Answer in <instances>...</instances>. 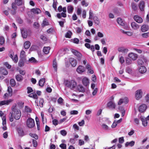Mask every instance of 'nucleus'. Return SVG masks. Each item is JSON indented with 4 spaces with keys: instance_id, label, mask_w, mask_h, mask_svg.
I'll return each mask as SVG.
<instances>
[{
    "instance_id": "nucleus-1",
    "label": "nucleus",
    "mask_w": 149,
    "mask_h": 149,
    "mask_svg": "<svg viewBox=\"0 0 149 149\" xmlns=\"http://www.w3.org/2000/svg\"><path fill=\"white\" fill-rule=\"evenodd\" d=\"M12 111L9 115V119L11 122H13L14 118L16 120H19L21 117V113L20 111L17 109L16 106H13L11 108Z\"/></svg>"
},
{
    "instance_id": "nucleus-2",
    "label": "nucleus",
    "mask_w": 149,
    "mask_h": 149,
    "mask_svg": "<svg viewBox=\"0 0 149 149\" xmlns=\"http://www.w3.org/2000/svg\"><path fill=\"white\" fill-rule=\"evenodd\" d=\"M64 84L66 87L71 89H73L77 86V83L74 80H66L64 81Z\"/></svg>"
},
{
    "instance_id": "nucleus-3",
    "label": "nucleus",
    "mask_w": 149,
    "mask_h": 149,
    "mask_svg": "<svg viewBox=\"0 0 149 149\" xmlns=\"http://www.w3.org/2000/svg\"><path fill=\"white\" fill-rule=\"evenodd\" d=\"M26 126L29 128H32L35 125L34 120L31 118H28L26 121Z\"/></svg>"
},
{
    "instance_id": "nucleus-4",
    "label": "nucleus",
    "mask_w": 149,
    "mask_h": 149,
    "mask_svg": "<svg viewBox=\"0 0 149 149\" xmlns=\"http://www.w3.org/2000/svg\"><path fill=\"white\" fill-rule=\"evenodd\" d=\"M14 52L13 51L10 52L9 56L10 57L14 63H16L18 61V58L17 54H15L14 56Z\"/></svg>"
},
{
    "instance_id": "nucleus-5",
    "label": "nucleus",
    "mask_w": 149,
    "mask_h": 149,
    "mask_svg": "<svg viewBox=\"0 0 149 149\" xmlns=\"http://www.w3.org/2000/svg\"><path fill=\"white\" fill-rule=\"evenodd\" d=\"M142 91L141 89H139L136 91L135 93V97L137 100H139L142 97Z\"/></svg>"
},
{
    "instance_id": "nucleus-6",
    "label": "nucleus",
    "mask_w": 149,
    "mask_h": 149,
    "mask_svg": "<svg viewBox=\"0 0 149 149\" xmlns=\"http://www.w3.org/2000/svg\"><path fill=\"white\" fill-rule=\"evenodd\" d=\"M72 52L73 54L77 56L78 60L80 61L81 60L82 55L81 53L77 50L72 49Z\"/></svg>"
},
{
    "instance_id": "nucleus-7",
    "label": "nucleus",
    "mask_w": 149,
    "mask_h": 149,
    "mask_svg": "<svg viewBox=\"0 0 149 149\" xmlns=\"http://www.w3.org/2000/svg\"><path fill=\"white\" fill-rule=\"evenodd\" d=\"M141 119L143 125L144 127L146 126L148 124L147 120H149V115L146 118H145L143 116H141Z\"/></svg>"
},
{
    "instance_id": "nucleus-8",
    "label": "nucleus",
    "mask_w": 149,
    "mask_h": 149,
    "mask_svg": "<svg viewBox=\"0 0 149 149\" xmlns=\"http://www.w3.org/2000/svg\"><path fill=\"white\" fill-rule=\"evenodd\" d=\"M131 26L133 30H136L140 28V25L134 22H132L131 23Z\"/></svg>"
},
{
    "instance_id": "nucleus-9",
    "label": "nucleus",
    "mask_w": 149,
    "mask_h": 149,
    "mask_svg": "<svg viewBox=\"0 0 149 149\" xmlns=\"http://www.w3.org/2000/svg\"><path fill=\"white\" fill-rule=\"evenodd\" d=\"M128 57L133 61L136 60L137 58L138 55L135 53L131 52L129 54Z\"/></svg>"
},
{
    "instance_id": "nucleus-10",
    "label": "nucleus",
    "mask_w": 149,
    "mask_h": 149,
    "mask_svg": "<svg viewBox=\"0 0 149 149\" xmlns=\"http://www.w3.org/2000/svg\"><path fill=\"white\" fill-rule=\"evenodd\" d=\"M85 68L84 67L80 65L77 68L76 71L78 73L81 74L85 71Z\"/></svg>"
},
{
    "instance_id": "nucleus-11",
    "label": "nucleus",
    "mask_w": 149,
    "mask_h": 149,
    "mask_svg": "<svg viewBox=\"0 0 149 149\" xmlns=\"http://www.w3.org/2000/svg\"><path fill=\"white\" fill-rule=\"evenodd\" d=\"M133 18L134 20L138 23L141 24L143 22L142 18L138 15H135L134 16Z\"/></svg>"
},
{
    "instance_id": "nucleus-12",
    "label": "nucleus",
    "mask_w": 149,
    "mask_h": 149,
    "mask_svg": "<svg viewBox=\"0 0 149 149\" xmlns=\"http://www.w3.org/2000/svg\"><path fill=\"white\" fill-rule=\"evenodd\" d=\"M147 108V105L145 104H143L141 105L139 107V111L141 113L144 112Z\"/></svg>"
},
{
    "instance_id": "nucleus-13",
    "label": "nucleus",
    "mask_w": 149,
    "mask_h": 149,
    "mask_svg": "<svg viewBox=\"0 0 149 149\" xmlns=\"http://www.w3.org/2000/svg\"><path fill=\"white\" fill-rule=\"evenodd\" d=\"M21 31L23 38H26L27 36V33L26 29L24 28H22L21 29Z\"/></svg>"
},
{
    "instance_id": "nucleus-14",
    "label": "nucleus",
    "mask_w": 149,
    "mask_h": 149,
    "mask_svg": "<svg viewBox=\"0 0 149 149\" xmlns=\"http://www.w3.org/2000/svg\"><path fill=\"white\" fill-rule=\"evenodd\" d=\"M70 62L73 67H75L77 64V61L74 58H70L69 59Z\"/></svg>"
},
{
    "instance_id": "nucleus-15",
    "label": "nucleus",
    "mask_w": 149,
    "mask_h": 149,
    "mask_svg": "<svg viewBox=\"0 0 149 149\" xmlns=\"http://www.w3.org/2000/svg\"><path fill=\"white\" fill-rule=\"evenodd\" d=\"M145 6L144 2L142 1H141L139 4V7L140 10L141 11H143Z\"/></svg>"
},
{
    "instance_id": "nucleus-16",
    "label": "nucleus",
    "mask_w": 149,
    "mask_h": 149,
    "mask_svg": "<svg viewBox=\"0 0 149 149\" xmlns=\"http://www.w3.org/2000/svg\"><path fill=\"white\" fill-rule=\"evenodd\" d=\"M139 72L140 73L143 74L145 73L146 72L147 69L145 66H141L139 68Z\"/></svg>"
},
{
    "instance_id": "nucleus-17",
    "label": "nucleus",
    "mask_w": 149,
    "mask_h": 149,
    "mask_svg": "<svg viewBox=\"0 0 149 149\" xmlns=\"http://www.w3.org/2000/svg\"><path fill=\"white\" fill-rule=\"evenodd\" d=\"M0 116L2 118V121H3V124H5V121L6 120V115L1 111H0Z\"/></svg>"
},
{
    "instance_id": "nucleus-18",
    "label": "nucleus",
    "mask_w": 149,
    "mask_h": 149,
    "mask_svg": "<svg viewBox=\"0 0 149 149\" xmlns=\"http://www.w3.org/2000/svg\"><path fill=\"white\" fill-rule=\"evenodd\" d=\"M31 11L34 14H38L41 12V10L38 8H33L31 9Z\"/></svg>"
},
{
    "instance_id": "nucleus-19",
    "label": "nucleus",
    "mask_w": 149,
    "mask_h": 149,
    "mask_svg": "<svg viewBox=\"0 0 149 149\" xmlns=\"http://www.w3.org/2000/svg\"><path fill=\"white\" fill-rule=\"evenodd\" d=\"M149 29L148 26L146 24L143 25L141 27V30L142 32H145L147 31Z\"/></svg>"
},
{
    "instance_id": "nucleus-20",
    "label": "nucleus",
    "mask_w": 149,
    "mask_h": 149,
    "mask_svg": "<svg viewBox=\"0 0 149 149\" xmlns=\"http://www.w3.org/2000/svg\"><path fill=\"white\" fill-rule=\"evenodd\" d=\"M17 132L19 135L23 136L24 135V132L23 129L22 128H19L17 130Z\"/></svg>"
},
{
    "instance_id": "nucleus-21",
    "label": "nucleus",
    "mask_w": 149,
    "mask_h": 149,
    "mask_svg": "<svg viewBox=\"0 0 149 149\" xmlns=\"http://www.w3.org/2000/svg\"><path fill=\"white\" fill-rule=\"evenodd\" d=\"M107 106L109 108L111 109H114L115 107V103L112 101L109 102L107 104Z\"/></svg>"
},
{
    "instance_id": "nucleus-22",
    "label": "nucleus",
    "mask_w": 149,
    "mask_h": 149,
    "mask_svg": "<svg viewBox=\"0 0 149 149\" xmlns=\"http://www.w3.org/2000/svg\"><path fill=\"white\" fill-rule=\"evenodd\" d=\"M82 82L83 85L86 86H87L89 84L88 79L86 77H84L83 79Z\"/></svg>"
},
{
    "instance_id": "nucleus-23",
    "label": "nucleus",
    "mask_w": 149,
    "mask_h": 149,
    "mask_svg": "<svg viewBox=\"0 0 149 149\" xmlns=\"http://www.w3.org/2000/svg\"><path fill=\"white\" fill-rule=\"evenodd\" d=\"M118 51L123 53H127L128 51V49L124 47H121L118 48Z\"/></svg>"
},
{
    "instance_id": "nucleus-24",
    "label": "nucleus",
    "mask_w": 149,
    "mask_h": 149,
    "mask_svg": "<svg viewBox=\"0 0 149 149\" xmlns=\"http://www.w3.org/2000/svg\"><path fill=\"white\" fill-rule=\"evenodd\" d=\"M49 25V24L48 20L46 19H45L42 22L41 24V26L42 27H44Z\"/></svg>"
},
{
    "instance_id": "nucleus-25",
    "label": "nucleus",
    "mask_w": 149,
    "mask_h": 149,
    "mask_svg": "<svg viewBox=\"0 0 149 149\" xmlns=\"http://www.w3.org/2000/svg\"><path fill=\"white\" fill-rule=\"evenodd\" d=\"M74 8L72 6L69 5L67 7V11L69 13L71 14L73 12Z\"/></svg>"
},
{
    "instance_id": "nucleus-26",
    "label": "nucleus",
    "mask_w": 149,
    "mask_h": 149,
    "mask_svg": "<svg viewBox=\"0 0 149 149\" xmlns=\"http://www.w3.org/2000/svg\"><path fill=\"white\" fill-rule=\"evenodd\" d=\"M117 22L120 25L124 26L125 25V22L123 19L120 18H118L117 19Z\"/></svg>"
},
{
    "instance_id": "nucleus-27",
    "label": "nucleus",
    "mask_w": 149,
    "mask_h": 149,
    "mask_svg": "<svg viewBox=\"0 0 149 149\" xmlns=\"http://www.w3.org/2000/svg\"><path fill=\"white\" fill-rule=\"evenodd\" d=\"M57 66L56 59H54L53 61V67L55 72H56L57 70Z\"/></svg>"
},
{
    "instance_id": "nucleus-28",
    "label": "nucleus",
    "mask_w": 149,
    "mask_h": 149,
    "mask_svg": "<svg viewBox=\"0 0 149 149\" xmlns=\"http://www.w3.org/2000/svg\"><path fill=\"white\" fill-rule=\"evenodd\" d=\"M120 31L122 33L125 34H126L127 36H131L133 35V33L130 31H125L124 30L121 29L120 30Z\"/></svg>"
},
{
    "instance_id": "nucleus-29",
    "label": "nucleus",
    "mask_w": 149,
    "mask_h": 149,
    "mask_svg": "<svg viewBox=\"0 0 149 149\" xmlns=\"http://www.w3.org/2000/svg\"><path fill=\"white\" fill-rule=\"evenodd\" d=\"M0 72L1 74L4 75H6L8 73L7 71L2 68H0Z\"/></svg>"
},
{
    "instance_id": "nucleus-30",
    "label": "nucleus",
    "mask_w": 149,
    "mask_h": 149,
    "mask_svg": "<svg viewBox=\"0 0 149 149\" xmlns=\"http://www.w3.org/2000/svg\"><path fill=\"white\" fill-rule=\"evenodd\" d=\"M93 19L94 23L98 25L100 23V21L98 18L97 16H95L93 17Z\"/></svg>"
},
{
    "instance_id": "nucleus-31",
    "label": "nucleus",
    "mask_w": 149,
    "mask_h": 149,
    "mask_svg": "<svg viewBox=\"0 0 149 149\" xmlns=\"http://www.w3.org/2000/svg\"><path fill=\"white\" fill-rule=\"evenodd\" d=\"M31 45V43L30 42L26 41L25 42L24 44V46L25 49L29 48Z\"/></svg>"
},
{
    "instance_id": "nucleus-32",
    "label": "nucleus",
    "mask_w": 149,
    "mask_h": 149,
    "mask_svg": "<svg viewBox=\"0 0 149 149\" xmlns=\"http://www.w3.org/2000/svg\"><path fill=\"white\" fill-rule=\"evenodd\" d=\"M15 77L16 80L19 81H22L23 79L22 76L20 74L17 75Z\"/></svg>"
},
{
    "instance_id": "nucleus-33",
    "label": "nucleus",
    "mask_w": 149,
    "mask_h": 149,
    "mask_svg": "<svg viewBox=\"0 0 149 149\" xmlns=\"http://www.w3.org/2000/svg\"><path fill=\"white\" fill-rule=\"evenodd\" d=\"M45 78L41 79L39 81L38 84L39 86H43L45 82Z\"/></svg>"
},
{
    "instance_id": "nucleus-34",
    "label": "nucleus",
    "mask_w": 149,
    "mask_h": 149,
    "mask_svg": "<svg viewBox=\"0 0 149 149\" xmlns=\"http://www.w3.org/2000/svg\"><path fill=\"white\" fill-rule=\"evenodd\" d=\"M50 49V47H44L43 51L45 54H47L49 53Z\"/></svg>"
},
{
    "instance_id": "nucleus-35",
    "label": "nucleus",
    "mask_w": 149,
    "mask_h": 149,
    "mask_svg": "<svg viewBox=\"0 0 149 149\" xmlns=\"http://www.w3.org/2000/svg\"><path fill=\"white\" fill-rule=\"evenodd\" d=\"M134 144V142L132 141L130 142H127L125 144V146L126 147L127 146H133Z\"/></svg>"
},
{
    "instance_id": "nucleus-36",
    "label": "nucleus",
    "mask_w": 149,
    "mask_h": 149,
    "mask_svg": "<svg viewBox=\"0 0 149 149\" xmlns=\"http://www.w3.org/2000/svg\"><path fill=\"white\" fill-rule=\"evenodd\" d=\"M29 96L31 97H32L34 99H37L38 98V96L35 93H33L29 94Z\"/></svg>"
},
{
    "instance_id": "nucleus-37",
    "label": "nucleus",
    "mask_w": 149,
    "mask_h": 149,
    "mask_svg": "<svg viewBox=\"0 0 149 149\" xmlns=\"http://www.w3.org/2000/svg\"><path fill=\"white\" fill-rule=\"evenodd\" d=\"M29 62H30L33 63H36L37 62V61L36 60L35 58L34 57H32L31 58L29 59Z\"/></svg>"
},
{
    "instance_id": "nucleus-38",
    "label": "nucleus",
    "mask_w": 149,
    "mask_h": 149,
    "mask_svg": "<svg viewBox=\"0 0 149 149\" xmlns=\"http://www.w3.org/2000/svg\"><path fill=\"white\" fill-rule=\"evenodd\" d=\"M58 4V2L57 0H53V7L56 10L57 8L56 6Z\"/></svg>"
},
{
    "instance_id": "nucleus-39",
    "label": "nucleus",
    "mask_w": 149,
    "mask_h": 149,
    "mask_svg": "<svg viewBox=\"0 0 149 149\" xmlns=\"http://www.w3.org/2000/svg\"><path fill=\"white\" fill-rule=\"evenodd\" d=\"M15 4L18 6L22 5L23 3L22 0H15Z\"/></svg>"
},
{
    "instance_id": "nucleus-40",
    "label": "nucleus",
    "mask_w": 149,
    "mask_h": 149,
    "mask_svg": "<svg viewBox=\"0 0 149 149\" xmlns=\"http://www.w3.org/2000/svg\"><path fill=\"white\" fill-rule=\"evenodd\" d=\"M78 89L80 92H83L84 91V89L81 85H79L78 86Z\"/></svg>"
},
{
    "instance_id": "nucleus-41",
    "label": "nucleus",
    "mask_w": 149,
    "mask_h": 149,
    "mask_svg": "<svg viewBox=\"0 0 149 149\" xmlns=\"http://www.w3.org/2000/svg\"><path fill=\"white\" fill-rule=\"evenodd\" d=\"M7 91L8 92V95L10 96H11L12 95V89L10 86L8 87Z\"/></svg>"
},
{
    "instance_id": "nucleus-42",
    "label": "nucleus",
    "mask_w": 149,
    "mask_h": 149,
    "mask_svg": "<svg viewBox=\"0 0 149 149\" xmlns=\"http://www.w3.org/2000/svg\"><path fill=\"white\" fill-rule=\"evenodd\" d=\"M10 83L12 87L16 85L15 81L14 79H11L10 81Z\"/></svg>"
},
{
    "instance_id": "nucleus-43",
    "label": "nucleus",
    "mask_w": 149,
    "mask_h": 149,
    "mask_svg": "<svg viewBox=\"0 0 149 149\" xmlns=\"http://www.w3.org/2000/svg\"><path fill=\"white\" fill-rule=\"evenodd\" d=\"M126 63L127 65H129L132 63V61L129 58H127L125 60Z\"/></svg>"
},
{
    "instance_id": "nucleus-44",
    "label": "nucleus",
    "mask_w": 149,
    "mask_h": 149,
    "mask_svg": "<svg viewBox=\"0 0 149 149\" xmlns=\"http://www.w3.org/2000/svg\"><path fill=\"white\" fill-rule=\"evenodd\" d=\"M131 6L132 9L134 11L136 10L137 9V7L136 4L134 2L131 3Z\"/></svg>"
},
{
    "instance_id": "nucleus-45",
    "label": "nucleus",
    "mask_w": 149,
    "mask_h": 149,
    "mask_svg": "<svg viewBox=\"0 0 149 149\" xmlns=\"http://www.w3.org/2000/svg\"><path fill=\"white\" fill-rule=\"evenodd\" d=\"M72 33L70 31H68L66 33L65 36L66 38H70L71 37V36L72 35Z\"/></svg>"
},
{
    "instance_id": "nucleus-46",
    "label": "nucleus",
    "mask_w": 149,
    "mask_h": 149,
    "mask_svg": "<svg viewBox=\"0 0 149 149\" xmlns=\"http://www.w3.org/2000/svg\"><path fill=\"white\" fill-rule=\"evenodd\" d=\"M33 27L36 29H38L40 27V24L37 22H35L33 24Z\"/></svg>"
},
{
    "instance_id": "nucleus-47",
    "label": "nucleus",
    "mask_w": 149,
    "mask_h": 149,
    "mask_svg": "<svg viewBox=\"0 0 149 149\" xmlns=\"http://www.w3.org/2000/svg\"><path fill=\"white\" fill-rule=\"evenodd\" d=\"M18 65L20 67H22L24 65V62L22 60H19L18 62Z\"/></svg>"
},
{
    "instance_id": "nucleus-48",
    "label": "nucleus",
    "mask_w": 149,
    "mask_h": 149,
    "mask_svg": "<svg viewBox=\"0 0 149 149\" xmlns=\"http://www.w3.org/2000/svg\"><path fill=\"white\" fill-rule=\"evenodd\" d=\"M4 38L3 36H1L0 38V44L2 45L4 42Z\"/></svg>"
},
{
    "instance_id": "nucleus-49",
    "label": "nucleus",
    "mask_w": 149,
    "mask_h": 149,
    "mask_svg": "<svg viewBox=\"0 0 149 149\" xmlns=\"http://www.w3.org/2000/svg\"><path fill=\"white\" fill-rule=\"evenodd\" d=\"M29 135L30 136H31V137L34 138L36 140L38 139V136L36 134L30 133V134Z\"/></svg>"
},
{
    "instance_id": "nucleus-50",
    "label": "nucleus",
    "mask_w": 149,
    "mask_h": 149,
    "mask_svg": "<svg viewBox=\"0 0 149 149\" xmlns=\"http://www.w3.org/2000/svg\"><path fill=\"white\" fill-rule=\"evenodd\" d=\"M119 61L120 63L122 64L123 63L125 62V60L124 57L123 56H121L119 57Z\"/></svg>"
},
{
    "instance_id": "nucleus-51",
    "label": "nucleus",
    "mask_w": 149,
    "mask_h": 149,
    "mask_svg": "<svg viewBox=\"0 0 149 149\" xmlns=\"http://www.w3.org/2000/svg\"><path fill=\"white\" fill-rule=\"evenodd\" d=\"M97 36L100 38H102L104 37L103 34L100 32H98L97 33Z\"/></svg>"
},
{
    "instance_id": "nucleus-52",
    "label": "nucleus",
    "mask_w": 149,
    "mask_h": 149,
    "mask_svg": "<svg viewBox=\"0 0 149 149\" xmlns=\"http://www.w3.org/2000/svg\"><path fill=\"white\" fill-rule=\"evenodd\" d=\"M93 11L91 10H90L89 12V19H92L93 17Z\"/></svg>"
},
{
    "instance_id": "nucleus-53",
    "label": "nucleus",
    "mask_w": 149,
    "mask_h": 149,
    "mask_svg": "<svg viewBox=\"0 0 149 149\" xmlns=\"http://www.w3.org/2000/svg\"><path fill=\"white\" fill-rule=\"evenodd\" d=\"M52 123L53 125L56 126L59 124V122L57 119H54L52 120Z\"/></svg>"
},
{
    "instance_id": "nucleus-54",
    "label": "nucleus",
    "mask_w": 149,
    "mask_h": 149,
    "mask_svg": "<svg viewBox=\"0 0 149 149\" xmlns=\"http://www.w3.org/2000/svg\"><path fill=\"white\" fill-rule=\"evenodd\" d=\"M25 56V52L24 50H22L20 53V56L21 58H23Z\"/></svg>"
},
{
    "instance_id": "nucleus-55",
    "label": "nucleus",
    "mask_w": 149,
    "mask_h": 149,
    "mask_svg": "<svg viewBox=\"0 0 149 149\" xmlns=\"http://www.w3.org/2000/svg\"><path fill=\"white\" fill-rule=\"evenodd\" d=\"M102 127L103 129L105 130H109L108 127L105 124L102 125Z\"/></svg>"
},
{
    "instance_id": "nucleus-56",
    "label": "nucleus",
    "mask_w": 149,
    "mask_h": 149,
    "mask_svg": "<svg viewBox=\"0 0 149 149\" xmlns=\"http://www.w3.org/2000/svg\"><path fill=\"white\" fill-rule=\"evenodd\" d=\"M44 100L43 99H40L39 101V106L41 107H42L43 106Z\"/></svg>"
},
{
    "instance_id": "nucleus-57",
    "label": "nucleus",
    "mask_w": 149,
    "mask_h": 149,
    "mask_svg": "<svg viewBox=\"0 0 149 149\" xmlns=\"http://www.w3.org/2000/svg\"><path fill=\"white\" fill-rule=\"evenodd\" d=\"M81 8H78L77 11V15H80L81 12Z\"/></svg>"
},
{
    "instance_id": "nucleus-58",
    "label": "nucleus",
    "mask_w": 149,
    "mask_h": 149,
    "mask_svg": "<svg viewBox=\"0 0 149 149\" xmlns=\"http://www.w3.org/2000/svg\"><path fill=\"white\" fill-rule=\"evenodd\" d=\"M142 37L145 38H147L149 37V32L143 33L142 34Z\"/></svg>"
},
{
    "instance_id": "nucleus-59",
    "label": "nucleus",
    "mask_w": 149,
    "mask_h": 149,
    "mask_svg": "<svg viewBox=\"0 0 149 149\" xmlns=\"http://www.w3.org/2000/svg\"><path fill=\"white\" fill-rule=\"evenodd\" d=\"M81 4L82 6H85V7H87L88 6V3L86 2L85 0H83L81 2Z\"/></svg>"
},
{
    "instance_id": "nucleus-60",
    "label": "nucleus",
    "mask_w": 149,
    "mask_h": 149,
    "mask_svg": "<svg viewBox=\"0 0 149 149\" xmlns=\"http://www.w3.org/2000/svg\"><path fill=\"white\" fill-rule=\"evenodd\" d=\"M138 64L139 65H143L144 63L143 61L141 59H139L137 61Z\"/></svg>"
},
{
    "instance_id": "nucleus-61",
    "label": "nucleus",
    "mask_w": 149,
    "mask_h": 149,
    "mask_svg": "<svg viewBox=\"0 0 149 149\" xmlns=\"http://www.w3.org/2000/svg\"><path fill=\"white\" fill-rule=\"evenodd\" d=\"M86 12L85 10H83L82 12V16L84 19L86 18Z\"/></svg>"
},
{
    "instance_id": "nucleus-62",
    "label": "nucleus",
    "mask_w": 149,
    "mask_h": 149,
    "mask_svg": "<svg viewBox=\"0 0 149 149\" xmlns=\"http://www.w3.org/2000/svg\"><path fill=\"white\" fill-rule=\"evenodd\" d=\"M78 111L76 110H72L70 112V114L72 115H77L78 113Z\"/></svg>"
},
{
    "instance_id": "nucleus-63",
    "label": "nucleus",
    "mask_w": 149,
    "mask_h": 149,
    "mask_svg": "<svg viewBox=\"0 0 149 149\" xmlns=\"http://www.w3.org/2000/svg\"><path fill=\"white\" fill-rule=\"evenodd\" d=\"M100 41L102 45H105L106 44V39L102 38L100 40Z\"/></svg>"
},
{
    "instance_id": "nucleus-64",
    "label": "nucleus",
    "mask_w": 149,
    "mask_h": 149,
    "mask_svg": "<svg viewBox=\"0 0 149 149\" xmlns=\"http://www.w3.org/2000/svg\"><path fill=\"white\" fill-rule=\"evenodd\" d=\"M59 146L62 149H66V145L65 144L62 143Z\"/></svg>"
}]
</instances>
